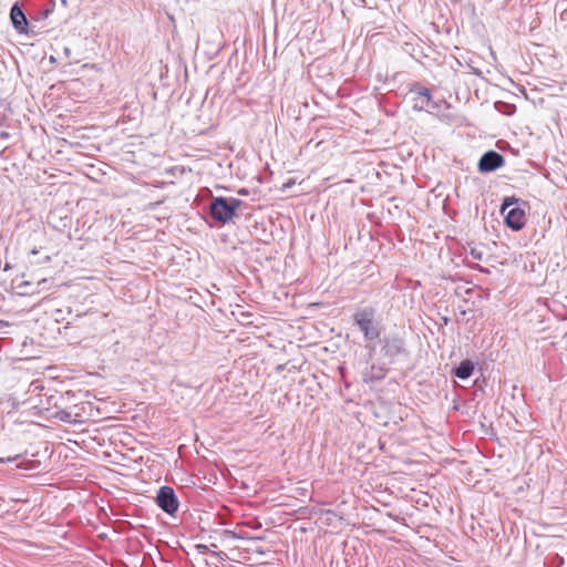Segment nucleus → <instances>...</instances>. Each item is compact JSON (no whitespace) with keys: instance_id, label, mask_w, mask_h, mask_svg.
I'll return each mask as SVG.
<instances>
[{"instance_id":"nucleus-1","label":"nucleus","mask_w":567,"mask_h":567,"mask_svg":"<svg viewBox=\"0 0 567 567\" xmlns=\"http://www.w3.org/2000/svg\"><path fill=\"white\" fill-rule=\"evenodd\" d=\"M353 322L362 332L364 341L374 343L380 339L382 333V326L375 319V309L372 307H365L358 310L353 315Z\"/></svg>"},{"instance_id":"nucleus-2","label":"nucleus","mask_w":567,"mask_h":567,"mask_svg":"<svg viewBox=\"0 0 567 567\" xmlns=\"http://www.w3.org/2000/svg\"><path fill=\"white\" fill-rule=\"evenodd\" d=\"M243 202L234 197H215L209 205V213L216 221L226 224L229 221Z\"/></svg>"},{"instance_id":"nucleus-3","label":"nucleus","mask_w":567,"mask_h":567,"mask_svg":"<svg viewBox=\"0 0 567 567\" xmlns=\"http://www.w3.org/2000/svg\"><path fill=\"white\" fill-rule=\"evenodd\" d=\"M502 214L505 215V224L513 230H520L526 221L525 210L518 206V200L514 197H506L501 206Z\"/></svg>"},{"instance_id":"nucleus-4","label":"nucleus","mask_w":567,"mask_h":567,"mask_svg":"<svg viewBox=\"0 0 567 567\" xmlns=\"http://www.w3.org/2000/svg\"><path fill=\"white\" fill-rule=\"evenodd\" d=\"M157 506L168 515H174L178 509V499L174 489L169 486H162L156 496Z\"/></svg>"},{"instance_id":"nucleus-5","label":"nucleus","mask_w":567,"mask_h":567,"mask_svg":"<svg viewBox=\"0 0 567 567\" xmlns=\"http://www.w3.org/2000/svg\"><path fill=\"white\" fill-rule=\"evenodd\" d=\"M505 164L504 157L495 152L488 151L482 155L478 161V171L481 173H491Z\"/></svg>"},{"instance_id":"nucleus-6","label":"nucleus","mask_w":567,"mask_h":567,"mask_svg":"<svg viewBox=\"0 0 567 567\" xmlns=\"http://www.w3.org/2000/svg\"><path fill=\"white\" fill-rule=\"evenodd\" d=\"M381 352L384 357L393 359L405 352L403 339L399 337H388L383 340Z\"/></svg>"},{"instance_id":"nucleus-7","label":"nucleus","mask_w":567,"mask_h":567,"mask_svg":"<svg viewBox=\"0 0 567 567\" xmlns=\"http://www.w3.org/2000/svg\"><path fill=\"white\" fill-rule=\"evenodd\" d=\"M12 25L19 32H24L28 27V20L22 9L16 3L10 11Z\"/></svg>"},{"instance_id":"nucleus-8","label":"nucleus","mask_w":567,"mask_h":567,"mask_svg":"<svg viewBox=\"0 0 567 567\" xmlns=\"http://www.w3.org/2000/svg\"><path fill=\"white\" fill-rule=\"evenodd\" d=\"M412 93L415 94V97L413 99V107L419 111H424L426 106L429 105V89L415 86L411 90Z\"/></svg>"},{"instance_id":"nucleus-9","label":"nucleus","mask_w":567,"mask_h":567,"mask_svg":"<svg viewBox=\"0 0 567 567\" xmlns=\"http://www.w3.org/2000/svg\"><path fill=\"white\" fill-rule=\"evenodd\" d=\"M474 365L470 360L462 361L454 370V375L461 380L470 378L473 373Z\"/></svg>"},{"instance_id":"nucleus-10","label":"nucleus","mask_w":567,"mask_h":567,"mask_svg":"<svg viewBox=\"0 0 567 567\" xmlns=\"http://www.w3.org/2000/svg\"><path fill=\"white\" fill-rule=\"evenodd\" d=\"M384 377L383 370L381 368L371 367L369 371L363 372V381L365 383L373 382L375 380H380Z\"/></svg>"},{"instance_id":"nucleus-11","label":"nucleus","mask_w":567,"mask_h":567,"mask_svg":"<svg viewBox=\"0 0 567 567\" xmlns=\"http://www.w3.org/2000/svg\"><path fill=\"white\" fill-rule=\"evenodd\" d=\"M56 416L59 417V420H61L62 422H65V423H73V422H75V420L73 419L72 413L69 412V411H65V410L56 412Z\"/></svg>"},{"instance_id":"nucleus-12","label":"nucleus","mask_w":567,"mask_h":567,"mask_svg":"<svg viewBox=\"0 0 567 567\" xmlns=\"http://www.w3.org/2000/svg\"><path fill=\"white\" fill-rule=\"evenodd\" d=\"M429 105L430 106H426V109H424V111L430 112V113H433L440 109V103L432 99V95L430 92H429Z\"/></svg>"},{"instance_id":"nucleus-13","label":"nucleus","mask_w":567,"mask_h":567,"mask_svg":"<svg viewBox=\"0 0 567 567\" xmlns=\"http://www.w3.org/2000/svg\"><path fill=\"white\" fill-rule=\"evenodd\" d=\"M470 256L476 260H481L483 258V252L476 248H471Z\"/></svg>"},{"instance_id":"nucleus-14","label":"nucleus","mask_w":567,"mask_h":567,"mask_svg":"<svg viewBox=\"0 0 567 567\" xmlns=\"http://www.w3.org/2000/svg\"><path fill=\"white\" fill-rule=\"evenodd\" d=\"M225 533L231 535L233 537H237V535L234 533V532H230V530H226ZM238 538H244L243 536H238Z\"/></svg>"},{"instance_id":"nucleus-15","label":"nucleus","mask_w":567,"mask_h":567,"mask_svg":"<svg viewBox=\"0 0 567 567\" xmlns=\"http://www.w3.org/2000/svg\"><path fill=\"white\" fill-rule=\"evenodd\" d=\"M0 136H1L2 138H8V137H9V134H8V133H6V132H1Z\"/></svg>"},{"instance_id":"nucleus-16","label":"nucleus","mask_w":567,"mask_h":567,"mask_svg":"<svg viewBox=\"0 0 567 567\" xmlns=\"http://www.w3.org/2000/svg\"><path fill=\"white\" fill-rule=\"evenodd\" d=\"M238 194L239 195H247V190L243 188V189L238 190Z\"/></svg>"},{"instance_id":"nucleus-17","label":"nucleus","mask_w":567,"mask_h":567,"mask_svg":"<svg viewBox=\"0 0 567 567\" xmlns=\"http://www.w3.org/2000/svg\"><path fill=\"white\" fill-rule=\"evenodd\" d=\"M70 52H71V50H70L69 48H64V53H65L66 55H70Z\"/></svg>"},{"instance_id":"nucleus-18","label":"nucleus","mask_w":567,"mask_h":567,"mask_svg":"<svg viewBox=\"0 0 567 567\" xmlns=\"http://www.w3.org/2000/svg\"><path fill=\"white\" fill-rule=\"evenodd\" d=\"M38 252H39V250H38L37 248H33V249L31 250V255H37Z\"/></svg>"},{"instance_id":"nucleus-19","label":"nucleus","mask_w":567,"mask_h":567,"mask_svg":"<svg viewBox=\"0 0 567 567\" xmlns=\"http://www.w3.org/2000/svg\"><path fill=\"white\" fill-rule=\"evenodd\" d=\"M47 279H43L42 281H39V285L45 284Z\"/></svg>"},{"instance_id":"nucleus-20","label":"nucleus","mask_w":567,"mask_h":567,"mask_svg":"<svg viewBox=\"0 0 567 567\" xmlns=\"http://www.w3.org/2000/svg\"><path fill=\"white\" fill-rule=\"evenodd\" d=\"M44 261H50V257H49V256H47V257L44 258Z\"/></svg>"},{"instance_id":"nucleus-21","label":"nucleus","mask_w":567,"mask_h":567,"mask_svg":"<svg viewBox=\"0 0 567 567\" xmlns=\"http://www.w3.org/2000/svg\"><path fill=\"white\" fill-rule=\"evenodd\" d=\"M63 3H65V0H62Z\"/></svg>"}]
</instances>
